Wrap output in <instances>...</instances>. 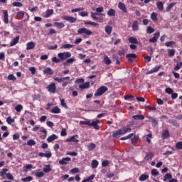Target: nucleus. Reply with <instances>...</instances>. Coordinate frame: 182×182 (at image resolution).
I'll use <instances>...</instances> for the list:
<instances>
[{
  "instance_id": "obj_1",
  "label": "nucleus",
  "mask_w": 182,
  "mask_h": 182,
  "mask_svg": "<svg viewBox=\"0 0 182 182\" xmlns=\"http://www.w3.org/2000/svg\"><path fill=\"white\" fill-rule=\"evenodd\" d=\"M53 79L55 82H58V83H62L63 87H66V85L72 82V80H70V77L69 76L64 77H54Z\"/></svg>"
},
{
  "instance_id": "obj_2",
  "label": "nucleus",
  "mask_w": 182,
  "mask_h": 182,
  "mask_svg": "<svg viewBox=\"0 0 182 182\" xmlns=\"http://www.w3.org/2000/svg\"><path fill=\"white\" fill-rule=\"evenodd\" d=\"M82 124H85L86 126H92L95 130H99L100 127H99V124L100 123V120L97 119V121H82Z\"/></svg>"
},
{
  "instance_id": "obj_3",
  "label": "nucleus",
  "mask_w": 182,
  "mask_h": 182,
  "mask_svg": "<svg viewBox=\"0 0 182 182\" xmlns=\"http://www.w3.org/2000/svg\"><path fill=\"white\" fill-rule=\"evenodd\" d=\"M71 56L72 53H70V52L59 53L58 54V57L59 58L60 60H61V62L66 60V59H68V58H70Z\"/></svg>"
},
{
  "instance_id": "obj_4",
  "label": "nucleus",
  "mask_w": 182,
  "mask_h": 182,
  "mask_svg": "<svg viewBox=\"0 0 182 182\" xmlns=\"http://www.w3.org/2000/svg\"><path fill=\"white\" fill-rule=\"evenodd\" d=\"M109 90V88L106 86H101L100 88H98L95 93L94 94V96H102V95L106 93Z\"/></svg>"
},
{
  "instance_id": "obj_5",
  "label": "nucleus",
  "mask_w": 182,
  "mask_h": 182,
  "mask_svg": "<svg viewBox=\"0 0 182 182\" xmlns=\"http://www.w3.org/2000/svg\"><path fill=\"white\" fill-rule=\"evenodd\" d=\"M78 35H86L87 36H90L93 33L92 31L88 30L86 28H81L77 30Z\"/></svg>"
},
{
  "instance_id": "obj_6",
  "label": "nucleus",
  "mask_w": 182,
  "mask_h": 182,
  "mask_svg": "<svg viewBox=\"0 0 182 182\" xmlns=\"http://www.w3.org/2000/svg\"><path fill=\"white\" fill-rule=\"evenodd\" d=\"M46 89L48 90V91L50 92V93H53V94H55L56 93V84H55L54 82L48 85L47 87H46Z\"/></svg>"
},
{
  "instance_id": "obj_7",
  "label": "nucleus",
  "mask_w": 182,
  "mask_h": 182,
  "mask_svg": "<svg viewBox=\"0 0 182 182\" xmlns=\"http://www.w3.org/2000/svg\"><path fill=\"white\" fill-rule=\"evenodd\" d=\"M159 38H160V33L156 32L154 34V37L152 38H150L149 40V41L150 42V43H156V42H157V39H159Z\"/></svg>"
},
{
  "instance_id": "obj_8",
  "label": "nucleus",
  "mask_w": 182,
  "mask_h": 182,
  "mask_svg": "<svg viewBox=\"0 0 182 182\" xmlns=\"http://www.w3.org/2000/svg\"><path fill=\"white\" fill-rule=\"evenodd\" d=\"M76 137H77V135L72 136L68 138L65 141H67V143H79V139H76Z\"/></svg>"
},
{
  "instance_id": "obj_9",
  "label": "nucleus",
  "mask_w": 182,
  "mask_h": 182,
  "mask_svg": "<svg viewBox=\"0 0 182 182\" xmlns=\"http://www.w3.org/2000/svg\"><path fill=\"white\" fill-rule=\"evenodd\" d=\"M3 14H4L3 21H4V23H6V24L9 23V15L8 14V11L3 10Z\"/></svg>"
},
{
  "instance_id": "obj_10",
  "label": "nucleus",
  "mask_w": 182,
  "mask_h": 182,
  "mask_svg": "<svg viewBox=\"0 0 182 182\" xmlns=\"http://www.w3.org/2000/svg\"><path fill=\"white\" fill-rule=\"evenodd\" d=\"M64 21H67L68 22H70V23H75L76 22V18L69 16H65L63 18Z\"/></svg>"
},
{
  "instance_id": "obj_11",
  "label": "nucleus",
  "mask_w": 182,
  "mask_h": 182,
  "mask_svg": "<svg viewBox=\"0 0 182 182\" xmlns=\"http://www.w3.org/2000/svg\"><path fill=\"white\" fill-rule=\"evenodd\" d=\"M72 159L69 157L63 158L61 160L59 161V164H60V166H65L68 164V162L70 161Z\"/></svg>"
},
{
  "instance_id": "obj_12",
  "label": "nucleus",
  "mask_w": 182,
  "mask_h": 182,
  "mask_svg": "<svg viewBox=\"0 0 182 182\" xmlns=\"http://www.w3.org/2000/svg\"><path fill=\"white\" fill-rule=\"evenodd\" d=\"M36 46V44H35V42L31 41L26 43V50H31L33 49Z\"/></svg>"
},
{
  "instance_id": "obj_13",
  "label": "nucleus",
  "mask_w": 182,
  "mask_h": 182,
  "mask_svg": "<svg viewBox=\"0 0 182 182\" xmlns=\"http://www.w3.org/2000/svg\"><path fill=\"white\" fill-rule=\"evenodd\" d=\"M126 58L128 59V62H133V59H136L137 56L134 53H129L126 55Z\"/></svg>"
},
{
  "instance_id": "obj_14",
  "label": "nucleus",
  "mask_w": 182,
  "mask_h": 182,
  "mask_svg": "<svg viewBox=\"0 0 182 182\" xmlns=\"http://www.w3.org/2000/svg\"><path fill=\"white\" fill-rule=\"evenodd\" d=\"M161 68H163L162 65H159L156 68H154L150 71H149V73H147V75H151V73H156V72H159L160 69H161Z\"/></svg>"
},
{
  "instance_id": "obj_15",
  "label": "nucleus",
  "mask_w": 182,
  "mask_h": 182,
  "mask_svg": "<svg viewBox=\"0 0 182 182\" xmlns=\"http://www.w3.org/2000/svg\"><path fill=\"white\" fill-rule=\"evenodd\" d=\"M118 8L125 14H127V8H126V5H124V4L122 2H119L118 4Z\"/></svg>"
},
{
  "instance_id": "obj_16",
  "label": "nucleus",
  "mask_w": 182,
  "mask_h": 182,
  "mask_svg": "<svg viewBox=\"0 0 182 182\" xmlns=\"http://www.w3.org/2000/svg\"><path fill=\"white\" fill-rule=\"evenodd\" d=\"M50 112L53 113L54 114H59V113H61V110L60 108H59V107L55 106L51 109Z\"/></svg>"
},
{
  "instance_id": "obj_17",
  "label": "nucleus",
  "mask_w": 182,
  "mask_h": 182,
  "mask_svg": "<svg viewBox=\"0 0 182 182\" xmlns=\"http://www.w3.org/2000/svg\"><path fill=\"white\" fill-rule=\"evenodd\" d=\"M105 16V14H99V13H93V12L90 13V16L91 18H92L94 21H96V19H97V16Z\"/></svg>"
},
{
  "instance_id": "obj_18",
  "label": "nucleus",
  "mask_w": 182,
  "mask_h": 182,
  "mask_svg": "<svg viewBox=\"0 0 182 182\" xmlns=\"http://www.w3.org/2000/svg\"><path fill=\"white\" fill-rule=\"evenodd\" d=\"M55 140H58V136L56 134H52L47 138L48 143H52V141H55Z\"/></svg>"
},
{
  "instance_id": "obj_19",
  "label": "nucleus",
  "mask_w": 182,
  "mask_h": 182,
  "mask_svg": "<svg viewBox=\"0 0 182 182\" xmlns=\"http://www.w3.org/2000/svg\"><path fill=\"white\" fill-rule=\"evenodd\" d=\"M170 137V132L168 129H165L162 132V139L164 140L166 139H168Z\"/></svg>"
},
{
  "instance_id": "obj_20",
  "label": "nucleus",
  "mask_w": 182,
  "mask_h": 182,
  "mask_svg": "<svg viewBox=\"0 0 182 182\" xmlns=\"http://www.w3.org/2000/svg\"><path fill=\"white\" fill-rule=\"evenodd\" d=\"M79 87L81 89V90H83V89H89V87H90V82H86L83 84H81L79 85Z\"/></svg>"
},
{
  "instance_id": "obj_21",
  "label": "nucleus",
  "mask_w": 182,
  "mask_h": 182,
  "mask_svg": "<svg viewBox=\"0 0 182 182\" xmlns=\"http://www.w3.org/2000/svg\"><path fill=\"white\" fill-rule=\"evenodd\" d=\"M156 8H157L158 11H160L161 12L164 9V4H163V1L157 2Z\"/></svg>"
},
{
  "instance_id": "obj_22",
  "label": "nucleus",
  "mask_w": 182,
  "mask_h": 182,
  "mask_svg": "<svg viewBox=\"0 0 182 182\" xmlns=\"http://www.w3.org/2000/svg\"><path fill=\"white\" fill-rule=\"evenodd\" d=\"M139 181H146V180H149V174L144 173L141 174L139 178Z\"/></svg>"
},
{
  "instance_id": "obj_23",
  "label": "nucleus",
  "mask_w": 182,
  "mask_h": 182,
  "mask_svg": "<svg viewBox=\"0 0 182 182\" xmlns=\"http://www.w3.org/2000/svg\"><path fill=\"white\" fill-rule=\"evenodd\" d=\"M95 176H96L95 174H92L88 178L83 179L82 182H93V181L92 180H94Z\"/></svg>"
},
{
  "instance_id": "obj_24",
  "label": "nucleus",
  "mask_w": 182,
  "mask_h": 182,
  "mask_svg": "<svg viewBox=\"0 0 182 182\" xmlns=\"http://www.w3.org/2000/svg\"><path fill=\"white\" fill-rule=\"evenodd\" d=\"M120 134H124L122 129H120L119 130H118L117 132H114L112 136L113 137H119V136H120Z\"/></svg>"
},
{
  "instance_id": "obj_25",
  "label": "nucleus",
  "mask_w": 182,
  "mask_h": 182,
  "mask_svg": "<svg viewBox=\"0 0 182 182\" xmlns=\"http://www.w3.org/2000/svg\"><path fill=\"white\" fill-rule=\"evenodd\" d=\"M18 42H19V36H17L11 41L10 46H15Z\"/></svg>"
},
{
  "instance_id": "obj_26",
  "label": "nucleus",
  "mask_w": 182,
  "mask_h": 182,
  "mask_svg": "<svg viewBox=\"0 0 182 182\" xmlns=\"http://www.w3.org/2000/svg\"><path fill=\"white\" fill-rule=\"evenodd\" d=\"M132 31L137 32L139 31V23L137 21H134L132 23Z\"/></svg>"
},
{
  "instance_id": "obj_27",
  "label": "nucleus",
  "mask_w": 182,
  "mask_h": 182,
  "mask_svg": "<svg viewBox=\"0 0 182 182\" xmlns=\"http://www.w3.org/2000/svg\"><path fill=\"white\" fill-rule=\"evenodd\" d=\"M25 15H28V14L24 11H18L16 14L17 19H22Z\"/></svg>"
},
{
  "instance_id": "obj_28",
  "label": "nucleus",
  "mask_w": 182,
  "mask_h": 182,
  "mask_svg": "<svg viewBox=\"0 0 182 182\" xmlns=\"http://www.w3.org/2000/svg\"><path fill=\"white\" fill-rule=\"evenodd\" d=\"M134 120H144V115L136 114L132 117Z\"/></svg>"
},
{
  "instance_id": "obj_29",
  "label": "nucleus",
  "mask_w": 182,
  "mask_h": 182,
  "mask_svg": "<svg viewBox=\"0 0 182 182\" xmlns=\"http://www.w3.org/2000/svg\"><path fill=\"white\" fill-rule=\"evenodd\" d=\"M112 31H113V27L112 26H105V32L107 35L112 34Z\"/></svg>"
},
{
  "instance_id": "obj_30",
  "label": "nucleus",
  "mask_w": 182,
  "mask_h": 182,
  "mask_svg": "<svg viewBox=\"0 0 182 182\" xmlns=\"http://www.w3.org/2000/svg\"><path fill=\"white\" fill-rule=\"evenodd\" d=\"M43 73H45V75H53V71L52 68H46L43 70Z\"/></svg>"
},
{
  "instance_id": "obj_31",
  "label": "nucleus",
  "mask_w": 182,
  "mask_h": 182,
  "mask_svg": "<svg viewBox=\"0 0 182 182\" xmlns=\"http://www.w3.org/2000/svg\"><path fill=\"white\" fill-rule=\"evenodd\" d=\"M129 42L130 43H133L134 45H137V43H139V41H137V38L134 37H129Z\"/></svg>"
},
{
  "instance_id": "obj_32",
  "label": "nucleus",
  "mask_w": 182,
  "mask_h": 182,
  "mask_svg": "<svg viewBox=\"0 0 182 182\" xmlns=\"http://www.w3.org/2000/svg\"><path fill=\"white\" fill-rule=\"evenodd\" d=\"M104 62L105 65H109L112 63V60H110L107 55H104Z\"/></svg>"
},
{
  "instance_id": "obj_33",
  "label": "nucleus",
  "mask_w": 182,
  "mask_h": 182,
  "mask_svg": "<svg viewBox=\"0 0 182 182\" xmlns=\"http://www.w3.org/2000/svg\"><path fill=\"white\" fill-rule=\"evenodd\" d=\"M158 14L156 12H153L151 15V19H152V21L154 22H157V16H158Z\"/></svg>"
},
{
  "instance_id": "obj_34",
  "label": "nucleus",
  "mask_w": 182,
  "mask_h": 182,
  "mask_svg": "<svg viewBox=\"0 0 182 182\" xmlns=\"http://www.w3.org/2000/svg\"><path fill=\"white\" fill-rule=\"evenodd\" d=\"M146 117H147L148 120H149V122H152V123L154 124V126H157L159 124L157 121L156 119H154L153 118V117L147 116Z\"/></svg>"
},
{
  "instance_id": "obj_35",
  "label": "nucleus",
  "mask_w": 182,
  "mask_h": 182,
  "mask_svg": "<svg viewBox=\"0 0 182 182\" xmlns=\"http://www.w3.org/2000/svg\"><path fill=\"white\" fill-rule=\"evenodd\" d=\"M154 157V155L153 153L147 154L144 158V160H146V161H149V160H151Z\"/></svg>"
},
{
  "instance_id": "obj_36",
  "label": "nucleus",
  "mask_w": 182,
  "mask_h": 182,
  "mask_svg": "<svg viewBox=\"0 0 182 182\" xmlns=\"http://www.w3.org/2000/svg\"><path fill=\"white\" fill-rule=\"evenodd\" d=\"M54 26H55V27L58 29H62L63 28H65V25L63 24V23L55 22Z\"/></svg>"
},
{
  "instance_id": "obj_37",
  "label": "nucleus",
  "mask_w": 182,
  "mask_h": 182,
  "mask_svg": "<svg viewBox=\"0 0 182 182\" xmlns=\"http://www.w3.org/2000/svg\"><path fill=\"white\" fill-rule=\"evenodd\" d=\"M108 16H114L116 15V11L114 9H111L107 11Z\"/></svg>"
},
{
  "instance_id": "obj_38",
  "label": "nucleus",
  "mask_w": 182,
  "mask_h": 182,
  "mask_svg": "<svg viewBox=\"0 0 182 182\" xmlns=\"http://www.w3.org/2000/svg\"><path fill=\"white\" fill-rule=\"evenodd\" d=\"M53 14V9H48L46 11L45 18H49Z\"/></svg>"
},
{
  "instance_id": "obj_39",
  "label": "nucleus",
  "mask_w": 182,
  "mask_h": 182,
  "mask_svg": "<svg viewBox=\"0 0 182 182\" xmlns=\"http://www.w3.org/2000/svg\"><path fill=\"white\" fill-rule=\"evenodd\" d=\"M91 166L92 168H97V166H99V161H97V160H92Z\"/></svg>"
},
{
  "instance_id": "obj_40",
  "label": "nucleus",
  "mask_w": 182,
  "mask_h": 182,
  "mask_svg": "<svg viewBox=\"0 0 182 182\" xmlns=\"http://www.w3.org/2000/svg\"><path fill=\"white\" fill-rule=\"evenodd\" d=\"M51 171L52 168H50V165H46L43 169V171H44V173H49Z\"/></svg>"
},
{
  "instance_id": "obj_41",
  "label": "nucleus",
  "mask_w": 182,
  "mask_h": 182,
  "mask_svg": "<svg viewBox=\"0 0 182 182\" xmlns=\"http://www.w3.org/2000/svg\"><path fill=\"white\" fill-rule=\"evenodd\" d=\"M8 168H3L2 171L0 172V177H5L6 176V173H8Z\"/></svg>"
},
{
  "instance_id": "obj_42",
  "label": "nucleus",
  "mask_w": 182,
  "mask_h": 182,
  "mask_svg": "<svg viewBox=\"0 0 182 182\" xmlns=\"http://www.w3.org/2000/svg\"><path fill=\"white\" fill-rule=\"evenodd\" d=\"M75 60H76L75 58H69L68 60H66V62L63 63V65H66L67 63H68L69 65H72V63H73Z\"/></svg>"
},
{
  "instance_id": "obj_43",
  "label": "nucleus",
  "mask_w": 182,
  "mask_h": 182,
  "mask_svg": "<svg viewBox=\"0 0 182 182\" xmlns=\"http://www.w3.org/2000/svg\"><path fill=\"white\" fill-rule=\"evenodd\" d=\"M60 105L63 107H65V109H68V105L66 104V102H65V99L61 98L60 100Z\"/></svg>"
},
{
  "instance_id": "obj_44",
  "label": "nucleus",
  "mask_w": 182,
  "mask_h": 182,
  "mask_svg": "<svg viewBox=\"0 0 182 182\" xmlns=\"http://www.w3.org/2000/svg\"><path fill=\"white\" fill-rule=\"evenodd\" d=\"M84 23L85 25H91L92 26H97V25H99V23L90 21H87Z\"/></svg>"
},
{
  "instance_id": "obj_45",
  "label": "nucleus",
  "mask_w": 182,
  "mask_h": 182,
  "mask_svg": "<svg viewBox=\"0 0 182 182\" xmlns=\"http://www.w3.org/2000/svg\"><path fill=\"white\" fill-rule=\"evenodd\" d=\"M168 56L169 58H172V56H174L176 55V50L174 49H171L168 50Z\"/></svg>"
},
{
  "instance_id": "obj_46",
  "label": "nucleus",
  "mask_w": 182,
  "mask_h": 182,
  "mask_svg": "<svg viewBox=\"0 0 182 182\" xmlns=\"http://www.w3.org/2000/svg\"><path fill=\"white\" fill-rule=\"evenodd\" d=\"M151 173L154 177H157V176L160 174V172H159V171H157L156 168L152 169Z\"/></svg>"
},
{
  "instance_id": "obj_47",
  "label": "nucleus",
  "mask_w": 182,
  "mask_h": 182,
  "mask_svg": "<svg viewBox=\"0 0 182 182\" xmlns=\"http://www.w3.org/2000/svg\"><path fill=\"white\" fill-rule=\"evenodd\" d=\"M172 178H173V176L171 175V173H166L164 176V181H167V180H170Z\"/></svg>"
},
{
  "instance_id": "obj_48",
  "label": "nucleus",
  "mask_w": 182,
  "mask_h": 182,
  "mask_svg": "<svg viewBox=\"0 0 182 182\" xmlns=\"http://www.w3.org/2000/svg\"><path fill=\"white\" fill-rule=\"evenodd\" d=\"M173 45H176L175 41H168L165 43V46H166V48H170L173 46Z\"/></svg>"
},
{
  "instance_id": "obj_49",
  "label": "nucleus",
  "mask_w": 182,
  "mask_h": 182,
  "mask_svg": "<svg viewBox=\"0 0 182 182\" xmlns=\"http://www.w3.org/2000/svg\"><path fill=\"white\" fill-rule=\"evenodd\" d=\"M13 6H17V8H21L22 6H23V4H22V3L18 2V1H15L14 3H12Z\"/></svg>"
},
{
  "instance_id": "obj_50",
  "label": "nucleus",
  "mask_w": 182,
  "mask_h": 182,
  "mask_svg": "<svg viewBox=\"0 0 182 182\" xmlns=\"http://www.w3.org/2000/svg\"><path fill=\"white\" fill-rule=\"evenodd\" d=\"M177 3H171L167 7H166V11L169 12V11H171V9L173 8V6L176 4Z\"/></svg>"
},
{
  "instance_id": "obj_51",
  "label": "nucleus",
  "mask_w": 182,
  "mask_h": 182,
  "mask_svg": "<svg viewBox=\"0 0 182 182\" xmlns=\"http://www.w3.org/2000/svg\"><path fill=\"white\" fill-rule=\"evenodd\" d=\"M133 136H134V134H129L127 136H123L120 138V140H129V139H131V137H133Z\"/></svg>"
},
{
  "instance_id": "obj_52",
  "label": "nucleus",
  "mask_w": 182,
  "mask_h": 182,
  "mask_svg": "<svg viewBox=\"0 0 182 182\" xmlns=\"http://www.w3.org/2000/svg\"><path fill=\"white\" fill-rule=\"evenodd\" d=\"M95 149H96V144H95L94 143H91L88 146V150H90V151H92V150H95Z\"/></svg>"
},
{
  "instance_id": "obj_53",
  "label": "nucleus",
  "mask_w": 182,
  "mask_h": 182,
  "mask_svg": "<svg viewBox=\"0 0 182 182\" xmlns=\"http://www.w3.org/2000/svg\"><path fill=\"white\" fill-rule=\"evenodd\" d=\"M36 144V141L33 139H30L27 141V146H35Z\"/></svg>"
},
{
  "instance_id": "obj_54",
  "label": "nucleus",
  "mask_w": 182,
  "mask_h": 182,
  "mask_svg": "<svg viewBox=\"0 0 182 182\" xmlns=\"http://www.w3.org/2000/svg\"><path fill=\"white\" fill-rule=\"evenodd\" d=\"M6 122L8 124H12V123L15 122V119H12L11 117H8L6 119Z\"/></svg>"
},
{
  "instance_id": "obj_55",
  "label": "nucleus",
  "mask_w": 182,
  "mask_h": 182,
  "mask_svg": "<svg viewBox=\"0 0 182 182\" xmlns=\"http://www.w3.org/2000/svg\"><path fill=\"white\" fill-rule=\"evenodd\" d=\"M122 132H124V134H126V133H129V132H132V128L124 127V128H122Z\"/></svg>"
},
{
  "instance_id": "obj_56",
  "label": "nucleus",
  "mask_w": 182,
  "mask_h": 182,
  "mask_svg": "<svg viewBox=\"0 0 182 182\" xmlns=\"http://www.w3.org/2000/svg\"><path fill=\"white\" fill-rule=\"evenodd\" d=\"M176 148L177 150H182V141H178L176 144Z\"/></svg>"
},
{
  "instance_id": "obj_57",
  "label": "nucleus",
  "mask_w": 182,
  "mask_h": 182,
  "mask_svg": "<svg viewBox=\"0 0 182 182\" xmlns=\"http://www.w3.org/2000/svg\"><path fill=\"white\" fill-rule=\"evenodd\" d=\"M23 109V107L21 105H18L15 107V110H16L18 112H20Z\"/></svg>"
},
{
  "instance_id": "obj_58",
  "label": "nucleus",
  "mask_w": 182,
  "mask_h": 182,
  "mask_svg": "<svg viewBox=\"0 0 182 182\" xmlns=\"http://www.w3.org/2000/svg\"><path fill=\"white\" fill-rule=\"evenodd\" d=\"M35 176H36V177L41 178V177H43V176H45V173L42 171H41V172L37 171V172L35 173Z\"/></svg>"
},
{
  "instance_id": "obj_59",
  "label": "nucleus",
  "mask_w": 182,
  "mask_h": 182,
  "mask_svg": "<svg viewBox=\"0 0 182 182\" xmlns=\"http://www.w3.org/2000/svg\"><path fill=\"white\" fill-rule=\"evenodd\" d=\"M45 157H46L47 159H50L52 157V152L46 151L45 152Z\"/></svg>"
},
{
  "instance_id": "obj_60",
  "label": "nucleus",
  "mask_w": 182,
  "mask_h": 182,
  "mask_svg": "<svg viewBox=\"0 0 182 182\" xmlns=\"http://www.w3.org/2000/svg\"><path fill=\"white\" fill-rule=\"evenodd\" d=\"M32 179H33L32 176H27L26 178H23L21 180L23 182H26V181L29 182V181H32Z\"/></svg>"
},
{
  "instance_id": "obj_61",
  "label": "nucleus",
  "mask_w": 182,
  "mask_h": 182,
  "mask_svg": "<svg viewBox=\"0 0 182 182\" xmlns=\"http://www.w3.org/2000/svg\"><path fill=\"white\" fill-rule=\"evenodd\" d=\"M165 92L166 93H168V95H172V93H173L174 91L173 90V89L168 87L166 88Z\"/></svg>"
},
{
  "instance_id": "obj_62",
  "label": "nucleus",
  "mask_w": 182,
  "mask_h": 182,
  "mask_svg": "<svg viewBox=\"0 0 182 182\" xmlns=\"http://www.w3.org/2000/svg\"><path fill=\"white\" fill-rule=\"evenodd\" d=\"M146 32L147 33H153V32H154V28L151 26H148L146 28Z\"/></svg>"
},
{
  "instance_id": "obj_63",
  "label": "nucleus",
  "mask_w": 182,
  "mask_h": 182,
  "mask_svg": "<svg viewBox=\"0 0 182 182\" xmlns=\"http://www.w3.org/2000/svg\"><path fill=\"white\" fill-rule=\"evenodd\" d=\"M8 79H9V80H14V81H15V80H16V77H15L13 74H10L8 76Z\"/></svg>"
},
{
  "instance_id": "obj_64",
  "label": "nucleus",
  "mask_w": 182,
  "mask_h": 182,
  "mask_svg": "<svg viewBox=\"0 0 182 182\" xmlns=\"http://www.w3.org/2000/svg\"><path fill=\"white\" fill-rule=\"evenodd\" d=\"M80 170L78 168H74L70 170V173L75 174V173H80Z\"/></svg>"
}]
</instances>
